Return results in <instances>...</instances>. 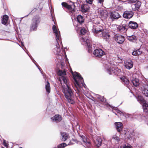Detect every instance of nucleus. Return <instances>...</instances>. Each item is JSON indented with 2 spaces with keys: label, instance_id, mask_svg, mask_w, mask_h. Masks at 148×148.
<instances>
[{
  "label": "nucleus",
  "instance_id": "1",
  "mask_svg": "<svg viewBox=\"0 0 148 148\" xmlns=\"http://www.w3.org/2000/svg\"><path fill=\"white\" fill-rule=\"evenodd\" d=\"M53 33L56 37V42L53 46V51L57 55H59L61 51V47H60V43L61 44V36L60 31L57 29L56 26L53 25L52 27Z\"/></svg>",
  "mask_w": 148,
  "mask_h": 148
},
{
  "label": "nucleus",
  "instance_id": "2",
  "mask_svg": "<svg viewBox=\"0 0 148 148\" xmlns=\"http://www.w3.org/2000/svg\"><path fill=\"white\" fill-rule=\"evenodd\" d=\"M61 84L62 88V92L65 97L69 103L73 104L74 103L73 99V93L68 81L66 83H63V84L62 83Z\"/></svg>",
  "mask_w": 148,
  "mask_h": 148
},
{
  "label": "nucleus",
  "instance_id": "3",
  "mask_svg": "<svg viewBox=\"0 0 148 148\" xmlns=\"http://www.w3.org/2000/svg\"><path fill=\"white\" fill-rule=\"evenodd\" d=\"M74 80V83L75 86L78 91L81 90L80 88L84 87L86 88V86L84 84L83 78L80 74L76 72H71Z\"/></svg>",
  "mask_w": 148,
  "mask_h": 148
},
{
  "label": "nucleus",
  "instance_id": "4",
  "mask_svg": "<svg viewBox=\"0 0 148 148\" xmlns=\"http://www.w3.org/2000/svg\"><path fill=\"white\" fill-rule=\"evenodd\" d=\"M118 113L120 114H122L126 118H134L137 119L140 121H142L145 119V116L143 115V114L140 113H135L132 114H124L122 112L118 110Z\"/></svg>",
  "mask_w": 148,
  "mask_h": 148
},
{
  "label": "nucleus",
  "instance_id": "5",
  "mask_svg": "<svg viewBox=\"0 0 148 148\" xmlns=\"http://www.w3.org/2000/svg\"><path fill=\"white\" fill-rule=\"evenodd\" d=\"M94 34L96 36L102 37L104 39H108L110 36L107 33L102 32L103 28L102 26L97 25L95 27Z\"/></svg>",
  "mask_w": 148,
  "mask_h": 148
},
{
  "label": "nucleus",
  "instance_id": "6",
  "mask_svg": "<svg viewBox=\"0 0 148 148\" xmlns=\"http://www.w3.org/2000/svg\"><path fill=\"white\" fill-rule=\"evenodd\" d=\"M40 21V17L39 16H35L32 19V23L30 27V31H36Z\"/></svg>",
  "mask_w": 148,
  "mask_h": 148
},
{
  "label": "nucleus",
  "instance_id": "7",
  "mask_svg": "<svg viewBox=\"0 0 148 148\" xmlns=\"http://www.w3.org/2000/svg\"><path fill=\"white\" fill-rule=\"evenodd\" d=\"M114 66H111L110 65L106 66V72L110 75L114 74L117 75H119V73L121 72L120 70L116 67H114Z\"/></svg>",
  "mask_w": 148,
  "mask_h": 148
},
{
  "label": "nucleus",
  "instance_id": "8",
  "mask_svg": "<svg viewBox=\"0 0 148 148\" xmlns=\"http://www.w3.org/2000/svg\"><path fill=\"white\" fill-rule=\"evenodd\" d=\"M58 74L60 77L58 78L59 81L62 84V82L66 83L68 80L66 76V73L64 70H59L58 72Z\"/></svg>",
  "mask_w": 148,
  "mask_h": 148
},
{
  "label": "nucleus",
  "instance_id": "9",
  "mask_svg": "<svg viewBox=\"0 0 148 148\" xmlns=\"http://www.w3.org/2000/svg\"><path fill=\"white\" fill-rule=\"evenodd\" d=\"M142 93L146 96L148 97V80L142 81L140 84Z\"/></svg>",
  "mask_w": 148,
  "mask_h": 148
},
{
  "label": "nucleus",
  "instance_id": "10",
  "mask_svg": "<svg viewBox=\"0 0 148 148\" xmlns=\"http://www.w3.org/2000/svg\"><path fill=\"white\" fill-rule=\"evenodd\" d=\"M71 4H69L64 2L62 3V5L63 7L68 9L69 11L71 12L74 10L75 6L74 3L71 2Z\"/></svg>",
  "mask_w": 148,
  "mask_h": 148
},
{
  "label": "nucleus",
  "instance_id": "11",
  "mask_svg": "<svg viewBox=\"0 0 148 148\" xmlns=\"http://www.w3.org/2000/svg\"><path fill=\"white\" fill-rule=\"evenodd\" d=\"M93 54L97 57L100 58L105 54V53L101 49H97L94 50Z\"/></svg>",
  "mask_w": 148,
  "mask_h": 148
},
{
  "label": "nucleus",
  "instance_id": "12",
  "mask_svg": "<svg viewBox=\"0 0 148 148\" xmlns=\"http://www.w3.org/2000/svg\"><path fill=\"white\" fill-rule=\"evenodd\" d=\"M141 5V2L138 1L131 4L132 10L134 11L138 10L139 9Z\"/></svg>",
  "mask_w": 148,
  "mask_h": 148
},
{
  "label": "nucleus",
  "instance_id": "13",
  "mask_svg": "<svg viewBox=\"0 0 148 148\" xmlns=\"http://www.w3.org/2000/svg\"><path fill=\"white\" fill-rule=\"evenodd\" d=\"M134 15V13L132 11H125L123 14L124 18L130 19Z\"/></svg>",
  "mask_w": 148,
  "mask_h": 148
},
{
  "label": "nucleus",
  "instance_id": "14",
  "mask_svg": "<svg viewBox=\"0 0 148 148\" xmlns=\"http://www.w3.org/2000/svg\"><path fill=\"white\" fill-rule=\"evenodd\" d=\"M93 139L95 143L98 147H99L101 145L102 140L99 136H94L93 137Z\"/></svg>",
  "mask_w": 148,
  "mask_h": 148
},
{
  "label": "nucleus",
  "instance_id": "15",
  "mask_svg": "<svg viewBox=\"0 0 148 148\" xmlns=\"http://www.w3.org/2000/svg\"><path fill=\"white\" fill-rule=\"evenodd\" d=\"M114 39L117 43L119 44L123 43L125 40L124 36L121 35H115L114 37Z\"/></svg>",
  "mask_w": 148,
  "mask_h": 148
},
{
  "label": "nucleus",
  "instance_id": "16",
  "mask_svg": "<svg viewBox=\"0 0 148 148\" xmlns=\"http://www.w3.org/2000/svg\"><path fill=\"white\" fill-rule=\"evenodd\" d=\"M51 119L53 122L58 123L62 120V117L60 115L56 114L53 117L51 118Z\"/></svg>",
  "mask_w": 148,
  "mask_h": 148
},
{
  "label": "nucleus",
  "instance_id": "17",
  "mask_svg": "<svg viewBox=\"0 0 148 148\" xmlns=\"http://www.w3.org/2000/svg\"><path fill=\"white\" fill-rule=\"evenodd\" d=\"M125 66L128 69H130L133 67V63L131 60H128L125 61Z\"/></svg>",
  "mask_w": 148,
  "mask_h": 148
},
{
  "label": "nucleus",
  "instance_id": "18",
  "mask_svg": "<svg viewBox=\"0 0 148 148\" xmlns=\"http://www.w3.org/2000/svg\"><path fill=\"white\" fill-rule=\"evenodd\" d=\"M120 16V15L116 12H112L110 14V17L112 20L118 19Z\"/></svg>",
  "mask_w": 148,
  "mask_h": 148
},
{
  "label": "nucleus",
  "instance_id": "19",
  "mask_svg": "<svg viewBox=\"0 0 148 148\" xmlns=\"http://www.w3.org/2000/svg\"><path fill=\"white\" fill-rule=\"evenodd\" d=\"M108 14L106 10H101L100 11L99 14L102 19H106L108 16Z\"/></svg>",
  "mask_w": 148,
  "mask_h": 148
},
{
  "label": "nucleus",
  "instance_id": "20",
  "mask_svg": "<svg viewBox=\"0 0 148 148\" xmlns=\"http://www.w3.org/2000/svg\"><path fill=\"white\" fill-rule=\"evenodd\" d=\"M89 8V6L87 4H83L82 5L81 10L83 12H87L88 11Z\"/></svg>",
  "mask_w": 148,
  "mask_h": 148
},
{
  "label": "nucleus",
  "instance_id": "21",
  "mask_svg": "<svg viewBox=\"0 0 148 148\" xmlns=\"http://www.w3.org/2000/svg\"><path fill=\"white\" fill-rule=\"evenodd\" d=\"M85 42L88 46V52L89 53L92 52L93 49L92 47L91 40L89 39H87L86 40Z\"/></svg>",
  "mask_w": 148,
  "mask_h": 148
},
{
  "label": "nucleus",
  "instance_id": "22",
  "mask_svg": "<svg viewBox=\"0 0 148 148\" xmlns=\"http://www.w3.org/2000/svg\"><path fill=\"white\" fill-rule=\"evenodd\" d=\"M129 26L130 28L133 29H135L138 27V25L136 22L131 21L129 22Z\"/></svg>",
  "mask_w": 148,
  "mask_h": 148
},
{
  "label": "nucleus",
  "instance_id": "23",
  "mask_svg": "<svg viewBox=\"0 0 148 148\" xmlns=\"http://www.w3.org/2000/svg\"><path fill=\"white\" fill-rule=\"evenodd\" d=\"M127 39L131 42H134L137 40L136 36L134 35H127Z\"/></svg>",
  "mask_w": 148,
  "mask_h": 148
},
{
  "label": "nucleus",
  "instance_id": "24",
  "mask_svg": "<svg viewBox=\"0 0 148 148\" xmlns=\"http://www.w3.org/2000/svg\"><path fill=\"white\" fill-rule=\"evenodd\" d=\"M131 82L133 85L136 87L138 86L139 84H141L140 83L139 79L137 78H134L133 77L131 79Z\"/></svg>",
  "mask_w": 148,
  "mask_h": 148
},
{
  "label": "nucleus",
  "instance_id": "25",
  "mask_svg": "<svg viewBox=\"0 0 148 148\" xmlns=\"http://www.w3.org/2000/svg\"><path fill=\"white\" fill-rule=\"evenodd\" d=\"M117 27L119 31L122 33L125 32L127 30V29L125 27L122 25H119Z\"/></svg>",
  "mask_w": 148,
  "mask_h": 148
},
{
  "label": "nucleus",
  "instance_id": "26",
  "mask_svg": "<svg viewBox=\"0 0 148 148\" xmlns=\"http://www.w3.org/2000/svg\"><path fill=\"white\" fill-rule=\"evenodd\" d=\"M137 101H138L142 105L144 103H145V101L142 97L140 95H138L136 97Z\"/></svg>",
  "mask_w": 148,
  "mask_h": 148
},
{
  "label": "nucleus",
  "instance_id": "27",
  "mask_svg": "<svg viewBox=\"0 0 148 148\" xmlns=\"http://www.w3.org/2000/svg\"><path fill=\"white\" fill-rule=\"evenodd\" d=\"M8 17L7 15H4L3 16L2 19V23L4 25H6L8 22Z\"/></svg>",
  "mask_w": 148,
  "mask_h": 148
},
{
  "label": "nucleus",
  "instance_id": "28",
  "mask_svg": "<svg viewBox=\"0 0 148 148\" xmlns=\"http://www.w3.org/2000/svg\"><path fill=\"white\" fill-rule=\"evenodd\" d=\"M77 19L79 23L82 24L84 22V18L83 17L80 15H78Z\"/></svg>",
  "mask_w": 148,
  "mask_h": 148
},
{
  "label": "nucleus",
  "instance_id": "29",
  "mask_svg": "<svg viewBox=\"0 0 148 148\" xmlns=\"http://www.w3.org/2000/svg\"><path fill=\"white\" fill-rule=\"evenodd\" d=\"M114 124L117 130L119 129H122L123 128V124L121 122H115Z\"/></svg>",
  "mask_w": 148,
  "mask_h": 148
},
{
  "label": "nucleus",
  "instance_id": "30",
  "mask_svg": "<svg viewBox=\"0 0 148 148\" xmlns=\"http://www.w3.org/2000/svg\"><path fill=\"white\" fill-rule=\"evenodd\" d=\"M62 136V140L63 141H65L67 139L68 136V134L63 132L61 133Z\"/></svg>",
  "mask_w": 148,
  "mask_h": 148
},
{
  "label": "nucleus",
  "instance_id": "31",
  "mask_svg": "<svg viewBox=\"0 0 148 148\" xmlns=\"http://www.w3.org/2000/svg\"><path fill=\"white\" fill-rule=\"evenodd\" d=\"M122 82L124 84H128L129 83V80L125 76H122L120 77Z\"/></svg>",
  "mask_w": 148,
  "mask_h": 148
},
{
  "label": "nucleus",
  "instance_id": "32",
  "mask_svg": "<svg viewBox=\"0 0 148 148\" xmlns=\"http://www.w3.org/2000/svg\"><path fill=\"white\" fill-rule=\"evenodd\" d=\"M144 112L148 113V105L147 103H144L142 105Z\"/></svg>",
  "mask_w": 148,
  "mask_h": 148
},
{
  "label": "nucleus",
  "instance_id": "33",
  "mask_svg": "<svg viewBox=\"0 0 148 148\" xmlns=\"http://www.w3.org/2000/svg\"><path fill=\"white\" fill-rule=\"evenodd\" d=\"M45 88L47 92L49 93L50 92V87L49 82L47 81V84L45 85Z\"/></svg>",
  "mask_w": 148,
  "mask_h": 148
},
{
  "label": "nucleus",
  "instance_id": "34",
  "mask_svg": "<svg viewBox=\"0 0 148 148\" xmlns=\"http://www.w3.org/2000/svg\"><path fill=\"white\" fill-rule=\"evenodd\" d=\"M79 134V136L80 137L81 139L83 141V142L86 143H88V144H90V143L89 142H88L87 141L86 138L85 137V136L83 135H81L80 134Z\"/></svg>",
  "mask_w": 148,
  "mask_h": 148
},
{
  "label": "nucleus",
  "instance_id": "35",
  "mask_svg": "<svg viewBox=\"0 0 148 148\" xmlns=\"http://www.w3.org/2000/svg\"><path fill=\"white\" fill-rule=\"evenodd\" d=\"M72 144V143L70 142V143L67 145L65 143H63L60 144L58 146V148H64L65 147H66L67 145H70Z\"/></svg>",
  "mask_w": 148,
  "mask_h": 148
},
{
  "label": "nucleus",
  "instance_id": "36",
  "mask_svg": "<svg viewBox=\"0 0 148 148\" xmlns=\"http://www.w3.org/2000/svg\"><path fill=\"white\" fill-rule=\"evenodd\" d=\"M97 1V2L100 6L103 7V0H96Z\"/></svg>",
  "mask_w": 148,
  "mask_h": 148
},
{
  "label": "nucleus",
  "instance_id": "37",
  "mask_svg": "<svg viewBox=\"0 0 148 148\" xmlns=\"http://www.w3.org/2000/svg\"><path fill=\"white\" fill-rule=\"evenodd\" d=\"M86 32V29L84 28H82L80 30L81 34L82 35H84Z\"/></svg>",
  "mask_w": 148,
  "mask_h": 148
},
{
  "label": "nucleus",
  "instance_id": "38",
  "mask_svg": "<svg viewBox=\"0 0 148 148\" xmlns=\"http://www.w3.org/2000/svg\"><path fill=\"white\" fill-rule=\"evenodd\" d=\"M112 138H113L114 140H116L117 142L120 141V139L116 135L114 136Z\"/></svg>",
  "mask_w": 148,
  "mask_h": 148
},
{
  "label": "nucleus",
  "instance_id": "39",
  "mask_svg": "<svg viewBox=\"0 0 148 148\" xmlns=\"http://www.w3.org/2000/svg\"><path fill=\"white\" fill-rule=\"evenodd\" d=\"M129 3H130L131 4L135 3L136 1H138L137 0H129Z\"/></svg>",
  "mask_w": 148,
  "mask_h": 148
},
{
  "label": "nucleus",
  "instance_id": "40",
  "mask_svg": "<svg viewBox=\"0 0 148 148\" xmlns=\"http://www.w3.org/2000/svg\"><path fill=\"white\" fill-rule=\"evenodd\" d=\"M93 0H86L87 3L91 4L92 3Z\"/></svg>",
  "mask_w": 148,
  "mask_h": 148
},
{
  "label": "nucleus",
  "instance_id": "41",
  "mask_svg": "<svg viewBox=\"0 0 148 148\" xmlns=\"http://www.w3.org/2000/svg\"><path fill=\"white\" fill-rule=\"evenodd\" d=\"M123 148H132V147L130 145H125L123 147Z\"/></svg>",
  "mask_w": 148,
  "mask_h": 148
},
{
  "label": "nucleus",
  "instance_id": "42",
  "mask_svg": "<svg viewBox=\"0 0 148 148\" xmlns=\"http://www.w3.org/2000/svg\"><path fill=\"white\" fill-rule=\"evenodd\" d=\"M99 101L103 102L106 101V99L103 97H101V99L99 100Z\"/></svg>",
  "mask_w": 148,
  "mask_h": 148
},
{
  "label": "nucleus",
  "instance_id": "43",
  "mask_svg": "<svg viewBox=\"0 0 148 148\" xmlns=\"http://www.w3.org/2000/svg\"><path fill=\"white\" fill-rule=\"evenodd\" d=\"M136 51L137 56L141 54V52L140 51L139 49H137L136 50Z\"/></svg>",
  "mask_w": 148,
  "mask_h": 148
},
{
  "label": "nucleus",
  "instance_id": "44",
  "mask_svg": "<svg viewBox=\"0 0 148 148\" xmlns=\"http://www.w3.org/2000/svg\"><path fill=\"white\" fill-rule=\"evenodd\" d=\"M109 106L110 107L113 109L115 110H117V108L116 107H114L111 105H109Z\"/></svg>",
  "mask_w": 148,
  "mask_h": 148
},
{
  "label": "nucleus",
  "instance_id": "45",
  "mask_svg": "<svg viewBox=\"0 0 148 148\" xmlns=\"http://www.w3.org/2000/svg\"><path fill=\"white\" fill-rule=\"evenodd\" d=\"M3 145L5 147H7L8 146V144L6 142V141L3 140Z\"/></svg>",
  "mask_w": 148,
  "mask_h": 148
},
{
  "label": "nucleus",
  "instance_id": "46",
  "mask_svg": "<svg viewBox=\"0 0 148 148\" xmlns=\"http://www.w3.org/2000/svg\"><path fill=\"white\" fill-rule=\"evenodd\" d=\"M132 55L134 56H137L136 52V51H134L132 52Z\"/></svg>",
  "mask_w": 148,
  "mask_h": 148
},
{
  "label": "nucleus",
  "instance_id": "47",
  "mask_svg": "<svg viewBox=\"0 0 148 148\" xmlns=\"http://www.w3.org/2000/svg\"><path fill=\"white\" fill-rule=\"evenodd\" d=\"M97 99H98V101L100 99H101V97L99 95H97Z\"/></svg>",
  "mask_w": 148,
  "mask_h": 148
},
{
  "label": "nucleus",
  "instance_id": "48",
  "mask_svg": "<svg viewBox=\"0 0 148 148\" xmlns=\"http://www.w3.org/2000/svg\"><path fill=\"white\" fill-rule=\"evenodd\" d=\"M92 97V99H91L93 101L95 102L96 101V100L95 99V98L93 97Z\"/></svg>",
  "mask_w": 148,
  "mask_h": 148
},
{
  "label": "nucleus",
  "instance_id": "49",
  "mask_svg": "<svg viewBox=\"0 0 148 148\" xmlns=\"http://www.w3.org/2000/svg\"><path fill=\"white\" fill-rule=\"evenodd\" d=\"M61 68L62 69H63V68L62 67H64V63H62L61 64Z\"/></svg>",
  "mask_w": 148,
  "mask_h": 148
},
{
  "label": "nucleus",
  "instance_id": "50",
  "mask_svg": "<svg viewBox=\"0 0 148 148\" xmlns=\"http://www.w3.org/2000/svg\"><path fill=\"white\" fill-rule=\"evenodd\" d=\"M27 53V54L28 55V56H29V57H30V58H31V59L32 60V57H30V56H29V55L28 54V53Z\"/></svg>",
  "mask_w": 148,
  "mask_h": 148
},
{
  "label": "nucleus",
  "instance_id": "51",
  "mask_svg": "<svg viewBox=\"0 0 148 148\" xmlns=\"http://www.w3.org/2000/svg\"><path fill=\"white\" fill-rule=\"evenodd\" d=\"M121 130H118V132H121Z\"/></svg>",
  "mask_w": 148,
  "mask_h": 148
},
{
  "label": "nucleus",
  "instance_id": "52",
  "mask_svg": "<svg viewBox=\"0 0 148 148\" xmlns=\"http://www.w3.org/2000/svg\"><path fill=\"white\" fill-rule=\"evenodd\" d=\"M21 45H22V46H24L23 44L22 43Z\"/></svg>",
  "mask_w": 148,
  "mask_h": 148
},
{
  "label": "nucleus",
  "instance_id": "53",
  "mask_svg": "<svg viewBox=\"0 0 148 148\" xmlns=\"http://www.w3.org/2000/svg\"><path fill=\"white\" fill-rule=\"evenodd\" d=\"M77 1L78 2V1H79L80 0H77Z\"/></svg>",
  "mask_w": 148,
  "mask_h": 148
},
{
  "label": "nucleus",
  "instance_id": "54",
  "mask_svg": "<svg viewBox=\"0 0 148 148\" xmlns=\"http://www.w3.org/2000/svg\"><path fill=\"white\" fill-rule=\"evenodd\" d=\"M38 68L39 70L40 71H40V69L39 68Z\"/></svg>",
  "mask_w": 148,
  "mask_h": 148
},
{
  "label": "nucleus",
  "instance_id": "55",
  "mask_svg": "<svg viewBox=\"0 0 148 148\" xmlns=\"http://www.w3.org/2000/svg\"><path fill=\"white\" fill-rule=\"evenodd\" d=\"M120 148H122V146H121L120 147Z\"/></svg>",
  "mask_w": 148,
  "mask_h": 148
},
{
  "label": "nucleus",
  "instance_id": "56",
  "mask_svg": "<svg viewBox=\"0 0 148 148\" xmlns=\"http://www.w3.org/2000/svg\"><path fill=\"white\" fill-rule=\"evenodd\" d=\"M52 20H53V22L54 23V21H53V19H52Z\"/></svg>",
  "mask_w": 148,
  "mask_h": 148
},
{
  "label": "nucleus",
  "instance_id": "57",
  "mask_svg": "<svg viewBox=\"0 0 148 148\" xmlns=\"http://www.w3.org/2000/svg\"><path fill=\"white\" fill-rule=\"evenodd\" d=\"M83 40L84 41V40Z\"/></svg>",
  "mask_w": 148,
  "mask_h": 148
},
{
  "label": "nucleus",
  "instance_id": "58",
  "mask_svg": "<svg viewBox=\"0 0 148 148\" xmlns=\"http://www.w3.org/2000/svg\"><path fill=\"white\" fill-rule=\"evenodd\" d=\"M77 132L79 134V133H78V132L77 131Z\"/></svg>",
  "mask_w": 148,
  "mask_h": 148
},
{
  "label": "nucleus",
  "instance_id": "59",
  "mask_svg": "<svg viewBox=\"0 0 148 148\" xmlns=\"http://www.w3.org/2000/svg\"><path fill=\"white\" fill-rule=\"evenodd\" d=\"M147 51H148V50H147Z\"/></svg>",
  "mask_w": 148,
  "mask_h": 148
}]
</instances>
